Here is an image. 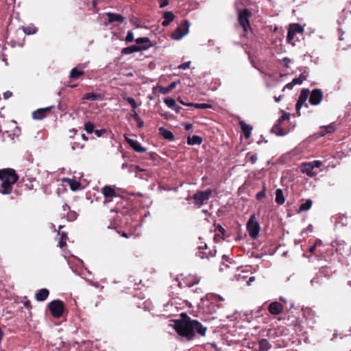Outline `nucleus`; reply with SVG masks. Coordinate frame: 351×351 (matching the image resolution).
<instances>
[{
    "label": "nucleus",
    "mask_w": 351,
    "mask_h": 351,
    "mask_svg": "<svg viewBox=\"0 0 351 351\" xmlns=\"http://www.w3.org/2000/svg\"><path fill=\"white\" fill-rule=\"evenodd\" d=\"M19 176L16 171L12 168L0 169V193L10 195L13 191V187L17 183V186H22L24 180L19 182Z\"/></svg>",
    "instance_id": "obj_1"
},
{
    "label": "nucleus",
    "mask_w": 351,
    "mask_h": 351,
    "mask_svg": "<svg viewBox=\"0 0 351 351\" xmlns=\"http://www.w3.org/2000/svg\"><path fill=\"white\" fill-rule=\"evenodd\" d=\"M174 329L180 336L185 338L187 341L194 339L193 319L186 313H181L180 319L175 321Z\"/></svg>",
    "instance_id": "obj_2"
},
{
    "label": "nucleus",
    "mask_w": 351,
    "mask_h": 351,
    "mask_svg": "<svg viewBox=\"0 0 351 351\" xmlns=\"http://www.w3.org/2000/svg\"><path fill=\"white\" fill-rule=\"evenodd\" d=\"M136 44H143V46H136L135 45L123 48L121 50L122 54H130L134 52H138L147 50L153 46L152 43L147 37L138 38L135 40Z\"/></svg>",
    "instance_id": "obj_3"
},
{
    "label": "nucleus",
    "mask_w": 351,
    "mask_h": 351,
    "mask_svg": "<svg viewBox=\"0 0 351 351\" xmlns=\"http://www.w3.org/2000/svg\"><path fill=\"white\" fill-rule=\"evenodd\" d=\"M324 167L323 162L320 160H313L308 162H302L300 165V170L302 173L306 174L308 177H315Z\"/></svg>",
    "instance_id": "obj_4"
},
{
    "label": "nucleus",
    "mask_w": 351,
    "mask_h": 351,
    "mask_svg": "<svg viewBox=\"0 0 351 351\" xmlns=\"http://www.w3.org/2000/svg\"><path fill=\"white\" fill-rule=\"evenodd\" d=\"M252 16V12L247 8L238 11V21L245 34H247L249 29H251L250 19Z\"/></svg>",
    "instance_id": "obj_5"
},
{
    "label": "nucleus",
    "mask_w": 351,
    "mask_h": 351,
    "mask_svg": "<svg viewBox=\"0 0 351 351\" xmlns=\"http://www.w3.org/2000/svg\"><path fill=\"white\" fill-rule=\"evenodd\" d=\"M51 315L54 318H60L65 311L64 303L60 300H54L47 305Z\"/></svg>",
    "instance_id": "obj_6"
},
{
    "label": "nucleus",
    "mask_w": 351,
    "mask_h": 351,
    "mask_svg": "<svg viewBox=\"0 0 351 351\" xmlns=\"http://www.w3.org/2000/svg\"><path fill=\"white\" fill-rule=\"evenodd\" d=\"M212 191L207 189L206 191H197L192 197L194 200L195 206L199 208L202 205L207 204Z\"/></svg>",
    "instance_id": "obj_7"
},
{
    "label": "nucleus",
    "mask_w": 351,
    "mask_h": 351,
    "mask_svg": "<svg viewBox=\"0 0 351 351\" xmlns=\"http://www.w3.org/2000/svg\"><path fill=\"white\" fill-rule=\"evenodd\" d=\"M247 230L250 237L255 239L257 238L260 232V225L255 219V215H252L247 223Z\"/></svg>",
    "instance_id": "obj_8"
},
{
    "label": "nucleus",
    "mask_w": 351,
    "mask_h": 351,
    "mask_svg": "<svg viewBox=\"0 0 351 351\" xmlns=\"http://www.w3.org/2000/svg\"><path fill=\"white\" fill-rule=\"evenodd\" d=\"M189 27V22L184 20V22L180 25L172 34L171 36L175 40H180L184 36L188 34Z\"/></svg>",
    "instance_id": "obj_9"
},
{
    "label": "nucleus",
    "mask_w": 351,
    "mask_h": 351,
    "mask_svg": "<svg viewBox=\"0 0 351 351\" xmlns=\"http://www.w3.org/2000/svg\"><path fill=\"white\" fill-rule=\"evenodd\" d=\"M309 93L310 92L308 89H302L300 92V96L295 105L296 113L298 117L300 116V109L303 105L308 108V104L305 102L309 96Z\"/></svg>",
    "instance_id": "obj_10"
},
{
    "label": "nucleus",
    "mask_w": 351,
    "mask_h": 351,
    "mask_svg": "<svg viewBox=\"0 0 351 351\" xmlns=\"http://www.w3.org/2000/svg\"><path fill=\"white\" fill-rule=\"evenodd\" d=\"M216 252L217 250L215 249H209L207 244L204 243V245H200L198 247V252H197V255L201 258L208 259L210 257L215 256Z\"/></svg>",
    "instance_id": "obj_11"
},
{
    "label": "nucleus",
    "mask_w": 351,
    "mask_h": 351,
    "mask_svg": "<svg viewBox=\"0 0 351 351\" xmlns=\"http://www.w3.org/2000/svg\"><path fill=\"white\" fill-rule=\"evenodd\" d=\"M332 247H336V250L339 254H349L350 252V246L345 243L343 240H337L332 242Z\"/></svg>",
    "instance_id": "obj_12"
},
{
    "label": "nucleus",
    "mask_w": 351,
    "mask_h": 351,
    "mask_svg": "<svg viewBox=\"0 0 351 351\" xmlns=\"http://www.w3.org/2000/svg\"><path fill=\"white\" fill-rule=\"evenodd\" d=\"M323 99V93L321 89L315 88L312 90L309 97V103L313 106L320 104Z\"/></svg>",
    "instance_id": "obj_13"
},
{
    "label": "nucleus",
    "mask_w": 351,
    "mask_h": 351,
    "mask_svg": "<svg viewBox=\"0 0 351 351\" xmlns=\"http://www.w3.org/2000/svg\"><path fill=\"white\" fill-rule=\"evenodd\" d=\"M207 327L203 326L198 320L193 319V333L194 334V338L196 334L200 337H205Z\"/></svg>",
    "instance_id": "obj_14"
},
{
    "label": "nucleus",
    "mask_w": 351,
    "mask_h": 351,
    "mask_svg": "<svg viewBox=\"0 0 351 351\" xmlns=\"http://www.w3.org/2000/svg\"><path fill=\"white\" fill-rule=\"evenodd\" d=\"M54 106H49L47 108H39L32 112V118L36 120H42L49 114Z\"/></svg>",
    "instance_id": "obj_15"
},
{
    "label": "nucleus",
    "mask_w": 351,
    "mask_h": 351,
    "mask_svg": "<svg viewBox=\"0 0 351 351\" xmlns=\"http://www.w3.org/2000/svg\"><path fill=\"white\" fill-rule=\"evenodd\" d=\"M283 310V304L277 301L271 302L268 306V311L273 315H278L280 314Z\"/></svg>",
    "instance_id": "obj_16"
},
{
    "label": "nucleus",
    "mask_w": 351,
    "mask_h": 351,
    "mask_svg": "<svg viewBox=\"0 0 351 351\" xmlns=\"http://www.w3.org/2000/svg\"><path fill=\"white\" fill-rule=\"evenodd\" d=\"M124 138L125 141L129 144V145L136 152L138 153H143L146 152V149L141 146V145L136 140L130 138L125 134L124 135Z\"/></svg>",
    "instance_id": "obj_17"
},
{
    "label": "nucleus",
    "mask_w": 351,
    "mask_h": 351,
    "mask_svg": "<svg viewBox=\"0 0 351 351\" xmlns=\"http://www.w3.org/2000/svg\"><path fill=\"white\" fill-rule=\"evenodd\" d=\"M182 280L186 287H191L195 285H197L199 282L200 278L197 275L189 274Z\"/></svg>",
    "instance_id": "obj_18"
},
{
    "label": "nucleus",
    "mask_w": 351,
    "mask_h": 351,
    "mask_svg": "<svg viewBox=\"0 0 351 351\" xmlns=\"http://www.w3.org/2000/svg\"><path fill=\"white\" fill-rule=\"evenodd\" d=\"M106 14L108 16V22L109 23H122L124 21V17L120 14L107 12Z\"/></svg>",
    "instance_id": "obj_19"
},
{
    "label": "nucleus",
    "mask_w": 351,
    "mask_h": 351,
    "mask_svg": "<svg viewBox=\"0 0 351 351\" xmlns=\"http://www.w3.org/2000/svg\"><path fill=\"white\" fill-rule=\"evenodd\" d=\"M49 295V290L47 289L43 288L36 292L35 298L38 302H43L48 298Z\"/></svg>",
    "instance_id": "obj_20"
},
{
    "label": "nucleus",
    "mask_w": 351,
    "mask_h": 351,
    "mask_svg": "<svg viewBox=\"0 0 351 351\" xmlns=\"http://www.w3.org/2000/svg\"><path fill=\"white\" fill-rule=\"evenodd\" d=\"M102 193L106 199H112V197H117L115 190L110 186H105L103 187Z\"/></svg>",
    "instance_id": "obj_21"
},
{
    "label": "nucleus",
    "mask_w": 351,
    "mask_h": 351,
    "mask_svg": "<svg viewBox=\"0 0 351 351\" xmlns=\"http://www.w3.org/2000/svg\"><path fill=\"white\" fill-rule=\"evenodd\" d=\"M239 125L241 128L242 132L244 134L245 138H249L251 136V132L252 127L245 123L243 121H239Z\"/></svg>",
    "instance_id": "obj_22"
},
{
    "label": "nucleus",
    "mask_w": 351,
    "mask_h": 351,
    "mask_svg": "<svg viewBox=\"0 0 351 351\" xmlns=\"http://www.w3.org/2000/svg\"><path fill=\"white\" fill-rule=\"evenodd\" d=\"M335 123H330L327 126H324L320 128L319 135L321 136H324L327 134L333 133L335 131Z\"/></svg>",
    "instance_id": "obj_23"
},
{
    "label": "nucleus",
    "mask_w": 351,
    "mask_h": 351,
    "mask_svg": "<svg viewBox=\"0 0 351 351\" xmlns=\"http://www.w3.org/2000/svg\"><path fill=\"white\" fill-rule=\"evenodd\" d=\"M159 133L165 139L169 141H172L175 138L173 134L170 130H168L162 127L159 128Z\"/></svg>",
    "instance_id": "obj_24"
},
{
    "label": "nucleus",
    "mask_w": 351,
    "mask_h": 351,
    "mask_svg": "<svg viewBox=\"0 0 351 351\" xmlns=\"http://www.w3.org/2000/svg\"><path fill=\"white\" fill-rule=\"evenodd\" d=\"M271 348V345L267 339H261L258 341V351H269Z\"/></svg>",
    "instance_id": "obj_25"
},
{
    "label": "nucleus",
    "mask_w": 351,
    "mask_h": 351,
    "mask_svg": "<svg viewBox=\"0 0 351 351\" xmlns=\"http://www.w3.org/2000/svg\"><path fill=\"white\" fill-rule=\"evenodd\" d=\"M289 30L294 34H302L304 28L298 23H293L289 25Z\"/></svg>",
    "instance_id": "obj_26"
},
{
    "label": "nucleus",
    "mask_w": 351,
    "mask_h": 351,
    "mask_svg": "<svg viewBox=\"0 0 351 351\" xmlns=\"http://www.w3.org/2000/svg\"><path fill=\"white\" fill-rule=\"evenodd\" d=\"M275 201L279 205H282V204H283L285 203V197H284V195H283V191H282V190L281 189H278L276 191V199H275Z\"/></svg>",
    "instance_id": "obj_27"
},
{
    "label": "nucleus",
    "mask_w": 351,
    "mask_h": 351,
    "mask_svg": "<svg viewBox=\"0 0 351 351\" xmlns=\"http://www.w3.org/2000/svg\"><path fill=\"white\" fill-rule=\"evenodd\" d=\"M202 143V138L199 136L193 135L192 137L189 136L187 143L190 145H200Z\"/></svg>",
    "instance_id": "obj_28"
},
{
    "label": "nucleus",
    "mask_w": 351,
    "mask_h": 351,
    "mask_svg": "<svg viewBox=\"0 0 351 351\" xmlns=\"http://www.w3.org/2000/svg\"><path fill=\"white\" fill-rule=\"evenodd\" d=\"M177 86V82H172L170 83L167 86H162L160 88V93L163 95L168 94L170 91H171L173 89H174Z\"/></svg>",
    "instance_id": "obj_29"
},
{
    "label": "nucleus",
    "mask_w": 351,
    "mask_h": 351,
    "mask_svg": "<svg viewBox=\"0 0 351 351\" xmlns=\"http://www.w3.org/2000/svg\"><path fill=\"white\" fill-rule=\"evenodd\" d=\"M59 235L60 236V239L58 243V246L60 248H63L66 246V241L68 239L67 233L65 232H59Z\"/></svg>",
    "instance_id": "obj_30"
},
{
    "label": "nucleus",
    "mask_w": 351,
    "mask_h": 351,
    "mask_svg": "<svg viewBox=\"0 0 351 351\" xmlns=\"http://www.w3.org/2000/svg\"><path fill=\"white\" fill-rule=\"evenodd\" d=\"M23 32L27 35L34 34L37 32L38 28L34 25H29L23 27Z\"/></svg>",
    "instance_id": "obj_31"
},
{
    "label": "nucleus",
    "mask_w": 351,
    "mask_h": 351,
    "mask_svg": "<svg viewBox=\"0 0 351 351\" xmlns=\"http://www.w3.org/2000/svg\"><path fill=\"white\" fill-rule=\"evenodd\" d=\"M312 204L313 201L310 199H307L304 203L300 205L298 212L300 213L308 210L311 208Z\"/></svg>",
    "instance_id": "obj_32"
},
{
    "label": "nucleus",
    "mask_w": 351,
    "mask_h": 351,
    "mask_svg": "<svg viewBox=\"0 0 351 351\" xmlns=\"http://www.w3.org/2000/svg\"><path fill=\"white\" fill-rule=\"evenodd\" d=\"M272 132L278 136H284L287 134L285 130L280 127V123H277L272 128Z\"/></svg>",
    "instance_id": "obj_33"
},
{
    "label": "nucleus",
    "mask_w": 351,
    "mask_h": 351,
    "mask_svg": "<svg viewBox=\"0 0 351 351\" xmlns=\"http://www.w3.org/2000/svg\"><path fill=\"white\" fill-rule=\"evenodd\" d=\"M83 71H79L77 68H73L70 72V78L73 80L78 79L81 75H84Z\"/></svg>",
    "instance_id": "obj_34"
},
{
    "label": "nucleus",
    "mask_w": 351,
    "mask_h": 351,
    "mask_svg": "<svg viewBox=\"0 0 351 351\" xmlns=\"http://www.w3.org/2000/svg\"><path fill=\"white\" fill-rule=\"evenodd\" d=\"M66 180L69 183V186L72 191H75L80 189V183L78 181L69 178Z\"/></svg>",
    "instance_id": "obj_35"
},
{
    "label": "nucleus",
    "mask_w": 351,
    "mask_h": 351,
    "mask_svg": "<svg viewBox=\"0 0 351 351\" xmlns=\"http://www.w3.org/2000/svg\"><path fill=\"white\" fill-rule=\"evenodd\" d=\"M186 106H194L198 109H209L212 108V106L209 104L201 103V104H189Z\"/></svg>",
    "instance_id": "obj_36"
},
{
    "label": "nucleus",
    "mask_w": 351,
    "mask_h": 351,
    "mask_svg": "<svg viewBox=\"0 0 351 351\" xmlns=\"http://www.w3.org/2000/svg\"><path fill=\"white\" fill-rule=\"evenodd\" d=\"M8 124L10 125L11 128H13V130H5L4 132L9 133V135H11V134L16 135V130L19 129L18 126L16 125V124H17L16 122L14 121H11L8 123Z\"/></svg>",
    "instance_id": "obj_37"
},
{
    "label": "nucleus",
    "mask_w": 351,
    "mask_h": 351,
    "mask_svg": "<svg viewBox=\"0 0 351 351\" xmlns=\"http://www.w3.org/2000/svg\"><path fill=\"white\" fill-rule=\"evenodd\" d=\"M100 98V95L94 93H88L84 95V99L90 101H96Z\"/></svg>",
    "instance_id": "obj_38"
},
{
    "label": "nucleus",
    "mask_w": 351,
    "mask_h": 351,
    "mask_svg": "<svg viewBox=\"0 0 351 351\" xmlns=\"http://www.w3.org/2000/svg\"><path fill=\"white\" fill-rule=\"evenodd\" d=\"M164 102L166 104V105L171 108L172 110L175 109L176 107V103L174 99L171 97H167L164 99Z\"/></svg>",
    "instance_id": "obj_39"
},
{
    "label": "nucleus",
    "mask_w": 351,
    "mask_h": 351,
    "mask_svg": "<svg viewBox=\"0 0 351 351\" xmlns=\"http://www.w3.org/2000/svg\"><path fill=\"white\" fill-rule=\"evenodd\" d=\"M246 158L250 161L252 164H254L257 160V154L250 152L246 154Z\"/></svg>",
    "instance_id": "obj_40"
},
{
    "label": "nucleus",
    "mask_w": 351,
    "mask_h": 351,
    "mask_svg": "<svg viewBox=\"0 0 351 351\" xmlns=\"http://www.w3.org/2000/svg\"><path fill=\"white\" fill-rule=\"evenodd\" d=\"M95 125L91 122H86L84 125V130L88 134H92L94 132Z\"/></svg>",
    "instance_id": "obj_41"
},
{
    "label": "nucleus",
    "mask_w": 351,
    "mask_h": 351,
    "mask_svg": "<svg viewBox=\"0 0 351 351\" xmlns=\"http://www.w3.org/2000/svg\"><path fill=\"white\" fill-rule=\"evenodd\" d=\"M124 99L131 105V106L132 107V111H134L137 108L138 106L136 104L135 99L133 97H127Z\"/></svg>",
    "instance_id": "obj_42"
},
{
    "label": "nucleus",
    "mask_w": 351,
    "mask_h": 351,
    "mask_svg": "<svg viewBox=\"0 0 351 351\" xmlns=\"http://www.w3.org/2000/svg\"><path fill=\"white\" fill-rule=\"evenodd\" d=\"M163 18L164 19L169 21V22H171L173 21L175 15L172 12L167 11L164 13Z\"/></svg>",
    "instance_id": "obj_43"
},
{
    "label": "nucleus",
    "mask_w": 351,
    "mask_h": 351,
    "mask_svg": "<svg viewBox=\"0 0 351 351\" xmlns=\"http://www.w3.org/2000/svg\"><path fill=\"white\" fill-rule=\"evenodd\" d=\"M295 34H293L292 32H291L289 30H288V33H287V42L289 43H291L293 45H295V43H294V36H295Z\"/></svg>",
    "instance_id": "obj_44"
},
{
    "label": "nucleus",
    "mask_w": 351,
    "mask_h": 351,
    "mask_svg": "<svg viewBox=\"0 0 351 351\" xmlns=\"http://www.w3.org/2000/svg\"><path fill=\"white\" fill-rule=\"evenodd\" d=\"M134 40V34L132 31H128L127 36L125 37V41L127 43H131Z\"/></svg>",
    "instance_id": "obj_45"
},
{
    "label": "nucleus",
    "mask_w": 351,
    "mask_h": 351,
    "mask_svg": "<svg viewBox=\"0 0 351 351\" xmlns=\"http://www.w3.org/2000/svg\"><path fill=\"white\" fill-rule=\"evenodd\" d=\"M265 197V189L264 188L261 191L258 192L256 195L257 200H261Z\"/></svg>",
    "instance_id": "obj_46"
},
{
    "label": "nucleus",
    "mask_w": 351,
    "mask_h": 351,
    "mask_svg": "<svg viewBox=\"0 0 351 351\" xmlns=\"http://www.w3.org/2000/svg\"><path fill=\"white\" fill-rule=\"evenodd\" d=\"M290 118V114L289 113H284L278 119V123H281L282 121L285 120H289Z\"/></svg>",
    "instance_id": "obj_47"
},
{
    "label": "nucleus",
    "mask_w": 351,
    "mask_h": 351,
    "mask_svg": "<svg viewBox=\"0 0 351 351\" xmlns=\"http://www.w3.org/2000/svg\"><path fill=\"white\" fill-rule=\"evenodd\" d=\"M320 242H321L320 240H316V241L314 243V245L309 247V249H308L309 252L313 253L315 252V249H316V247L317 245V243H320Z\"/></svg>",
    "instance_id": "obj_48"
},
{
    "label": "nucleus",
    "mask_w": 351,
    "mask_h": 351,
    "mask_svg": "<svg viewBox=\"0 0 351 351\" xmlns=\"http://www.w3.org/2000/svg\"><path fill=\"white\" fill-rule=\"evenodd\" d=\"M190 64H191L190 62H184L183 64H181L180 65L178 66V69H186L189 68Z\"/></svg>",
    "instance_id": "obj_49"
},
{
    "label": "nucleus",
    "mask_w": 351,
    "mask_h": 351,
    "mask_svg": "<svg viewBox=\"0 0 351 351\" xmlns=\"http://www.w3.org/2000/svg\"><path fill=\"white\" fill-rule=\"evenodd\" d=\"M160 3V8H164L169 4V0H157Z\"/></svg>",
    "instance_id": "obj_50"
},
{
    "label": "nucleus",
    "mask_w": 351,
    "mask_h": 351,
    "mask_svg": "<svg viewBox=\"0 0 351 351\" xmlns=\"http://www.w3.org/2000/svg\"><path fill=\"white\" fill-rule=\"evenodd\" d=\"M106 132L105 130H94V133L97 137H100L104 132Z\"/></svg>",
    "instance_id": "obj_51"
},
{
    "label": "nucleus",
    "mask_w": 351,
    "mask_h": 351,
    "mask_svg": "<svg viewBox=\"0 0 351 351\" xmlns=\"http://www.w3.org/2000/svg\"><path fill=\"white\" fill-rule=\"evenodd\" d=\"M136 121L137 122V127L138 128H142L144 126V121L142 120L141 117Z\"/></svg>",
    "instance_id": "obj_52"
},
{
    "label": "nucleus",
    "mask_w": 351,
    "mask_h": 351,
    "mask_svg": "<svg viewBox=\"0 0 351 351\" xmlns=\"http://www.w3.org/2000/svg\"><path fill=\"white\" fill-rule=\"evenodd\" d=\"M12 96V93L10 90H7L3 93V98L5 99H8V98L11 97Z\"/></svg>",
    "instance_id": "obj_53"
},
{
    "label": "nucleus",
    "mask_w": 351,
    "mask_h": 351,
    "mask_svg": "<svg viewBox=\"0 0 351 351\" xmlns=\"http://www.w3.org/2000/svg\"><path fill=\"white\" fill-rule=\"evenodd\" d=\"M291 82L292 84H293L294 86L296 84H301L302 83V80L298 77L293 79Z\"/></svg>",
    "instance_id": "obj_54"
},
{
    "label": "nucleus",
    "mask_w": 351,
    "mask_h": 351,
    "mask_svg": "<svg viewBox=\"0 0 351 351\" xmlns=\"http://www.w3.org/2000/svg\"><path fill=\"white\" fill-rule=\"evenodd\" d=\"M223 237L218 234L214 236V240L215 242H219L221 240H223Z\"/></svg>",
    "instance_id": "obj_55"
},
{
    "label": "nucleus",
    "mask_w": 351,
    "mask_h": 351,
    "mask_svg": "<svg viewBox=\"0 0 351 351\" xmlns=\"http://www.w3.org/2000/svg\"><path fill=\"white\" fill-rule=\"evenodd\" d=\"M216 228L222 235H224L226 230L221 225L218 224Z\"/></svg>",
    "instance_id": "obj_56"
},
{
    "label": "nucleus",
    "mask_w": 351,
    "mask_h": 351,
    "mask_svg": "<svg viewBox=\"0 0 351 351\" xmlns=\"http://www.w3.org/2000/svg\"><path fill=\"white\" fill-rule=\"evenodd\" d=\"M184 128H185V130H186V131H189L190 130H191V129H192V127H193L192 124L189 123H185L184 124Z\"/></svg>",
    "instance_id": "obj_57"
},
{
    "label": "nucleus",
    "mask_w": 351,
    "mask_h": 351,
    "mask_svg": "<svg viewBox=\"0 0 351 351\" xmlns=\"http://www.w3.org/2000/svg\"><path fill=\"white\" fill-rule=\"evenodd\" d=\"M25 186H26L27 189L32 190L33 189V187H34L32 182V181H29L28 184H25Z\"/></svg>",
    "instance_id": "obj_58"
},
{
    "label": "nucleus",
    "mask_w": 351,
    "mask_h": 351,
    "mask_svg": "<svg viewBox=\"0 0 351 351\" xmlns=\"http://www.w3.org/2000/svg\"><path fill=\"white\" fill-rule=\"evenodd\" d=\"M132 117L134 118V119L135 121H136L137 119H138L140 118L138 114L136 112V110L134 111H133V114H132Z\"/></svg>",
    "instance_id": "obj_59"
},
{
    "label": "nucleus",
    "mask_w": 351,
    "mask_h": 351,
    "mask_svg": "<svg viewBox=\"0 0 351 351\" xmlns=\"http://www.w3.org/2000/svg\"><path fill=\"white\" fill-rule=\"evenodd\" d=\"M293 84H292V82H291L290 83H288L287 84H286V86H285L284 88H288L289 90L292 89L293 87Z\"/></svg>",
    "instance_id": "obj_60"
},
{
    "label": "nucleus",
    "mask_w": 351,
    "mask_h": 351,
    "mask_svg": "<svg viewBox=\"0 0 351 351\" xmlns=\"http://www.w3.org/2000/svg\"><path fill=\"white\" fill-rule=\"evenodd\" d=\"M24 306L27 308H32L31 302L29 300L24 302Z\"/></svg>",
    "instance_id": "obj_61"
},
{
    "label": "nucleus",
    "mask_w": 351,
    "mask_h": 351,
    "mask_svg": "<svg viewBox=\"0 0 351 351\" xmlns=\"http://www.w3.org/2000/svg\"><path fill=\"white\" fill-rule=\"evenodd\" d=\"M171 22H169V21L164 19V21L162 22V25L164 27L168 26L170 24Z\"/></svg>",
    "instance_id": "obj_62"
},
{
    "label": "nucleus",
    "mask_w": 351,
    "mask_h": 351,
    "mask_svg": "<svg viewBox=\"0 0 351 351\" xmlns=\"http://www.w3.org/2000/svg\"><path fill=\"white\" fill-rule=\"evenodd\" d=\"M62 210L64 211H66L67 210H70V207L67 204H64L63 206H62Z\"/></svg>",
    "instance_id": "obj_63"
},
{
    "label": "nucleus",
    "mask_w": 351,
    "mask_h": 351,
    "mask_svg": "<svg viewBox=\"0 0 351 351\" xmlns=\"http://www.w3.org/2000/svg\"><path fill=\"white\" fill-rule=\"evenodd\" d=\"M58 108H59V110H60V111H62V112L65 111V108H64V106L62 104H60H60H59V105H58Z\"/></svg>",
    "instance_id": "obj_64"
}]
</instances>
